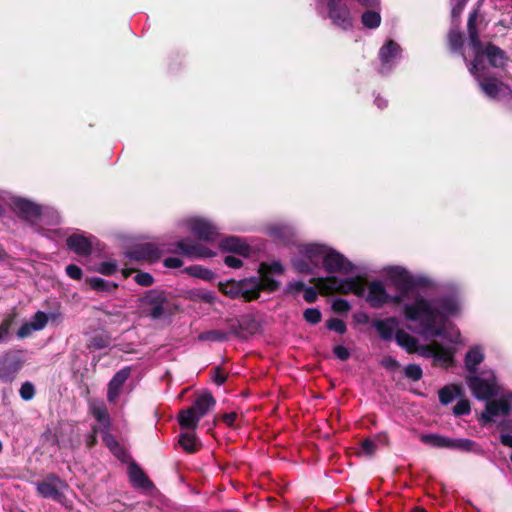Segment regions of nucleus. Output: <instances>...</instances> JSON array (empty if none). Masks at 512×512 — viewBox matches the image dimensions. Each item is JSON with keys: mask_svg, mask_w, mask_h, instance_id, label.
Here are the masks:
<instances>
[{"mask_svg": "<svg viewBox=\"0 0 512 512\" xmlns=\"http://www.w3.org/2000/svg\"><path fill=\"white\" fill-rule=\"evenodd\" d=\"M388 280L395 286L398 293L403 296L401 304L404 317L417 323L416 332L424 338L442 337L450 343H460V332L448 318L460 311L459 300L454 296L440 297L429 300L420 295L414 287L423 284V278L411 274L400 266H391L386 269Z\"/></svg>", "mask_w": 512, "mask_h": 512, "instance_id": "f257e3e1", "label": "nucleus"}, {"mask_svg": "<svg viewBox=\"0 0 512 512\" xmlns=\"http://www.w3.org/2000/svg\"><path fill=\"white\" fill-rule=\"evenodd\" d=\"M477 18L478 10H473L469 14L467 26L474 60L468 64V69L476 78L486 96L492 99L508 97L512 93L511 89L502 82L490 77L484 65L485 60H487L492 67L502 68L507 60L505 52L493 44H488L485 48L482 47L476 28Z\"/></svg>", "mask_w": 512, "mask_h": 512, "instance_id": "f03ea898", "label": "nucleus"}, {"mask_svg": "<svg viewBox=\"0 0 512 512\" xmlns=\"http://www.w3.org/2000/svg\"><path fill=\"white\" fill-rule=\"evenodd\" d=\"M395 340L397 344L407 352H417L422 357L433 358L435 364L440 366L449 367L454 362L455 349L435 340L430 344L418 345L417 339L404 330L396 332Z\"/></svg>", "mask_w": 512, "mask_h": 512, "instance_id": "7ed1b4c3", "label": "nucleus"}, {"mask_svg": "<svg viewBox=\"0 0 512 512\" xmlns=\"http://www.w3.org/2000/svg\"><path fill=\"white\" fill-rule=\"evenodd\" d=\"M316 8L323 19L343 31H349L354 26L357 11L350 0H316Z\"/></svg>", "mask_w": 512, "mask_h": 512, "instance_id": "20e7f679", "label": "nucleus"}, {"mask_svg": "<svg viewBox=\"0 0 512 512\" xmlns=\"http://www.w3.org/2000/svg\"><path fill=\"white\" fill-rule=\"evenodd\" d=\"M325 246L319 243L299 244L297 254L291 260L294 269L299 273H313L322 265Z\"/></svg>", "mask_w": 512, "mask_h": 512, "instance_id": "39448f33", "label": "nucleus"}, {"mask_svg": "<svg viewBox=\"0 0 512 512\" xmlns=\"http://www.w3.org/2000/svg\"><path fill=\"white\" fill-rule=\"evenodd\" d=\"M316 286L325 294L340 292L344 294L352 293L362 297L366 292L365 282L359 277L340 279L331 276L320 278Z\"/></svg>", "mask_w": 512, "mask_h": 512, "instance_id": "423d86ee", "label": "nucleus"}, {"mask_svg": "<svg viewBox=\"0 0 512 512\" xmlns=\"http://www.w3.org/2000/svg\"><path fill=\"white\" fill-rule=\"evenodd\" d=\"M11 207L20 217L35 226L44 223L45 218L48 215H51L53 223H56L59 218L57 213L54 211H50L48 209L43 210L37 204L20 197H13L11 199Z\"/></svg>", "mask_w": 512, "mask_h": 512, "instance_id": "0eeeda50", "label": "nucleus"}, {"mask_svg": "<svg viewBox=\"0 0 512 512\" xmlns=\"http://www.w3.org/2000/svg\"><path fill=\"white\" fill-rule=\"evenodd\" d=\"M467 384L473 395L479 400L489 401L499 392L496 377L491 371H483L479 375L468 376Z\"/></svg>", "mask_w": 512, "mask_h": 512, "instance_id": "6e6552de", "label": "nucleus"}, {"mask_svg": "<svg viewBox=\"0 0 512 512\" xmlns=\"http://www.w3.org/2000/svg\"><path fill=\"white\" fill-rule=\"evenodd\" d=\"M179 226L190 231L198 240L213 242L219 235V228L209 219L203 217H188Z\"/></svg>", "mask_w": 512, "mask_h": 512, "instance_id": "1a4fd4ad", "label": "nucleus"}, {"mask_svg": "<svg viewBox=\"0 0 512 512\" xmlns=\"http://www.w3.org/2000/svg\"><path fill=\"white\" fill-rule=\"evenodd\" d=\"M278 286L279 282L275 279L250 277L238 282V292L246 300L251 301L259 297L261 290L274 291Z\"/></svg>", "mask_w": 512, "mask_h": 512, "instance_id": "9d476101", "label": "nucleus"}, {"mask_svg": "<svg viewBox=\"0 0 512 512\" xmlns=\"http://www.w3.org/2000/svg\"><path fill=\"white\" fill-rule=\"evenodd\" d=\"M366 301L374 308H380L385 304L401 306L403 296L389 294L381 281L374 280L367 286Z\"/></svg>", "mask_w": 512, "mask_h": 512, "instance_id": "9b49d317", "label": "nucleus"}, {"mask_svg": "<svg viewBox=\"0 0 512 512\" xmlns=\"http://www.w3.org/2000/svg\"><path fill=\"white\" fill-rule=\"evenodd\" d=\"M144 312L152 319H159L168 312V301L165 292L150 290L141 298Z\"/></svg>", "mask_w": 512, "mask_h": 512, "instance_id": "f8f14e48", "label": "nucleus"}, {"mask_svg": "<svg viewBox=\"0 0 512 512\" xmlns=\"http://www.w3.org/2000/svg\"><path fill=\"white\" fill-rule=\"evenodd\" d=\"M401 53L402 49L398 43L393 40H387L378 53L380 62L379 73L382 75L389 74L401 59Z\"/></svg>", "mask_w": 512, "mask_h": 512, "instance_id": "ddd939ff", "label": "nucleus"}, {"mask_svg": "<svg viewBox=\"0 0 512 512\" xmlns=\"http://www.w3.org/2000/svg\"><path fill=\"white\" fill-rule=\"evenodd\" d=\"M322 266L328 273L343 275L350 274L354 269V265L344 255L328 246H325Z\"/></svg>", "mask_w": 512, "mask_h": 512, "instance_id": "4468645a", "label": "nucleus"}, {"mask_svg": "<svg viewBox=\"0 0 512 512\" xmlns=\"http://www.w3.org/2000/svg\"><path fill=\"white\" fill-rule=\"evenodd\" d=\"M512 411V394L502 395L498 399L489 400L481 415L483 424L495 421L497 417L506 416Z\"/></svg>", "mask_w": 512, "mask_h": 512, "instance_id": "2eb2a0df", "label": "nucleus"}, {"mask_svg": "<svg viewBox=\"0 0 512 512\" xmlns=\"http://www.w3.org/2000/svg\"><path fill=\"white\" fill-rule=\"evenodd\" d=\"M67 488V484L56 475H49L43 481L36 483V489L39 495L44 498L60 500L62 491Z\"/></svg>", "mask_w": 512, "mask_h": 512, "instance_id": "dca6fc26", "label": "nucleus"}, {"mask_svg": "<svg viewBox=\"0 0 512 512\" xmlns=\"http://www.w3.org/2000/svg\"><path fill=\"white\" fill-rule=\"evenodd\" d=\"M176 246L189 258H210L215 255L210 248L191 239H181L176 242Z\"/></svg>", "mask_w": 512, "mask_h": 512, "instance_id": "f3484780", "label": "nucleus"}, {"mask_svg": "<svg viewBox=\"0 0 512 512\" xmlns=\"http://www.w3.org/2000/svg\"><path fill=\"white\" fill-rule=\"evenodd\" d=\"M159 248L152 243H145L133 247L128 252V257L136 261L153 262L160 257Z\"/></svg>", "mask_w": 512, "mask_h": 512, "instance_id": "a211bd4d", "label": "nucleus"}, {"mask_svg": "<svg viewBox=\"0 0 512 512\" xmlns=\"http://www.w3.org/2000/svg\"><path fill=\"white\" fill-rule=\"evenodd\" d=\"M400 322L396 317H388L381 320H375L373 322V327L377 331L379 337L382 340L390 341L393 338L395 339V335L399 329Z\"/></svg>", "mask_w": 512, "mask_h": 512, "instance_id": "6ab92c4d", "label": "nucleus"}, {"mask_svg": "<svg viewBox=\"0 0 512 512\" xmlns=\"http://www.w3.org/2000/svg\"><path fill=\"white\" fill-rule=\"evenodd\" d=\"M22 360L16 353H8L0 359V379L11 380L20 370Z\"/></svg>", "mask_w": 512, "mask_h": 512, "instance_id": "aec40b11", "label": "nucleus"}, {"mask_svg": "<svg viewBox=\"0 0 512 512\" xmlns=\"http://www.w3.org/2000/svg\"><path fill=\"white\" fill-rule=\"evenodd\" d=\"M130 372V367H124L123 369L119 370L110 380L107 392V399L109 402L113 403L117 400L122 391L123 384L130 376Z\"/></svg>", "mask_w": 512, "mask_h": 512, "instance_id": "412c9836", "label": "nucleus"}, {"mask_svg": "<svg viewBox=\"0 0 512 512\" xmlns=\"http://www.w3.org/2000/svg\"><path fill=\"white\" fill-rule=\"evenodd\" d=\"M66 244L77 255L88 256L91 254L92 242L83 234L75 233L70 235L66 240Z\"/></svg>", "mask_w": 512, "mask_h": 512, "instance_id": "4be33fe9", "label": "nucleus"}, {"mask_svg": "<svg viewBox=\"0 0 512 512\" xmlns=\"http://www.w3.org/2000/svg\"><path fill=\"white\" fill-rule=\"evenodd\" d=\"M219 245L223 251L237 253L239 256L246 257L250 252L249 245L243 239L235 236L222 239Z\"/></svg>", "mask_w": 512, "mask_h": 512, "instance_id": "5701e85b", "label": "nucleus"}, {"mask_svg": "<svg viewBox=\"0 0 512 512\" xmlns=\"http://www.w3.org/2000/svg\"><path fill=\"white\" fill-rule=\"evenodd\" d=\"M89 411L92 416L99 423L103 431L108 430L110 427V416L107 408L102 401H92L89 405Z\"/></svg>", "mask_w": 512, "mask_h": 512, "instance_id": "b1692460", "label": "nucleus"}, {"mask_svg": "<svg viewBox=\"0 0 512 512\" xmlns=\"http://www.w3.org/2000/svg\"><path fill=\"white\" fill-rule=\"evenodd\" d=\"M484 360V350L480 346L471 347L465 355V367L470 372H475Z\"/></svg>", "mask_w": 512, "mask_h": 512, "instance_id": "393cba45", "label": "nucleus"}, {"mask_svg": "<svg viewBox=\"0 0 512 512\" xmlns=\"http://www.w3.org/2000/svg\"><path fill=\"white\" fill-rule=\"evenodd\" d=\"M266 230L269 236L284 242L290 240L294 234L293 228L290 225L283 223L271 224L266 228Z\"/></svg>", "mask_w": 512, "mask_h": 512, "instance_id": "a878e982", "label": "nucleus"}, {"mask_svg": "<svg viewBox=\"0 0 512 512\" xmlns=\"http://www.w3.org/2000/svg\"><path fill=\"white\" fill-rule=\"evenodd\" d=\"M214 405L215 400L213 396L206 392L196 398L191 408L202 418Z\"/></svg>", "mask_w": 512, "mask_h": 512, "instance_id": "bb28decb", "label": "nucleus"}, {"mask_svg": "<svg viewBox=\"0 0 512 512\" xmlns=\"http://www.w3.org/2000/svg\"><path fill=\"white\" fill-rule=\"evenodd\" d=\"M200 419L201 417L191 407L180 411L178 416L181 428L190 431H194L197 428Z\"/></svg>", "mask_w": 512, "mask_h": 512, "instance_id": "cd10ccee", "label": "nucleus"}, {"mask_svg": "<svg viewBox=\"0 0 512 512\" xmlns=\"http://www.w3.org/2000/svg\"><path fill=\"white\" fill-rule=\"evenodd\" d=\"M450 449L483 454L482 448L475 441L466 438H451Z\"/></svg>", "mask_w": 512, "mask_h": 512, "instance_id": "c85d7f7f", "label": "nucleus"}, {"mask_svg": "<svg viewBox=\"0 0 512 512\" xmlns=\"http://www.w3.org/2000/svg\"><path fill=\"white\" fill-rule=\"evenodd\" d=\"M259 275L263 280L274 279L273 275H282L284 267L279 261L263 262L259 266Z\"/></svg>", "mask_w": 512, "mask_h": 512, "instance_id": "c756f323", "label": "nucleus"}, {"mask_svg": "<svg viewBox=\"0 0 512 512\" xmlns=\"http://www.w3.org/2000/svg\"><path fill=\"white\" fill-rule=\"evenodd\" d=\"M179 445L188 453L196 452L201 444L198 441L194 431H186L179 436Z\"/></svg>", "mask_w": 512, "mask_h": 512, "instance_id": "7c9ffc66", "label": "nucleus"}, {"mask_svg": "<svg viewBox=\"0 0 512 512\" xmlns=\"http://www.w3.org/2000/svg\"><path fill=\"white\" fill-rule=\"evenodd\" d=\"M365 9L366 10L361 15L362 25L368 29L378 28L381 23L380 7L378 9Z\"/></svg>", "mask_w": 512, "mask_h": 512, "instance_id": "2f4dec72", "label": "nucleus"}, {"mask_svg": "<svg viewBox=\"0 0 512 512\" xmlns=\"http://www.w3.org/2000/svg\"><path fill=\"white\" fill-rule=\"evenodd\" d=\"M128 472L133 486L139 488H148L151 486V482L137 465L131 464Z\"/></svg>", "mask_w": 512, "mask_h": 512, "instance_id": "473e14b6", "label": "nucleus"}, {"mask_svg": "<svg viewBox=\"0 0 512 512\" xmlns=\"http://www.w3.org/2000/svg\"><path fill=\"white\" fill-rule=\"evenodd\" d=\"M421 442L435 448L450 449L451 438L439 434H423L420 437Z\"/></svg>", "mask_w": 512, "mask_h": 512, "instance_id": "72a5a7b5", "label": "nucleus"}, {"mask_svg": "<svg viewBox=\"0 0 512 512\" xmlns=\"http://www.w3.org/2000/svg\"><path fill=\"white\" fill-rule=\"evenodd\" d=\"M184 272L192 277L199 278L207 282L213 281L215 279L214 272L200 265H192L186 267Z\"/></svg>", "mask_w": 512, "mask_h": 512, "instance_id": "f704fd0d", "label": "nucleus"}, {"mask_svg": "<svg viewBox=\"0 0 512 512\" xmlns=\"http://www.w3.org/2000/svg\"><path fill=\"white\" fill-rule=\"evenodd\" d=\"M103 441L110 449V451L120 460L126 458L125 450L119 445L116 439L108 433V430L103 431Z\"/></svg>", "mask_w": 512, "mask_h": 512, "instance_id": "c9c22d12", "label": "nucleus"}, {"mask_svg": "<svg viewBox=\"0 0 512 512\" xmlns=\"http://www.w3.org/2000/svg\"><path fill=\"white\" fill-rule=\"evenodd\" d=\"M461 395V389L457 385H448L439 391V400L443 405L451 403Z\"/></svg>", "mask_w": 512, "mask_h": 512, "instance_id": "e433bc0d", "label": "nucleus"}, {"mask_svg": "<svg viewBox=\"0 0 512 512\" xmlns=\"http://www.w3.org/2000/svg\"><path fill=\"white\" fill-rule=\"evenodd\" d=\"M228 338V333L222 330L204 331L198 335L199 341L224 342L227 341Z\"/></svg>", "mask_w": 512, "mask_h": 512, "instance_id": "4c0bfd02", "label": "nucleus"}, {"mask_svg": "<svg viewBox=\"0 0 512 512\" xmlns=\"http://www.w3.org/2000/svg\"><path fill=\"white\" fill-rule=\"evenodd\" d=\"M92 289L96 291L112 292L117 285L99 277H92L88 280Z\"/></svg>", "mask_w": 512, "mask_h": 512, "instance_id": "58836bf2", "label": "nucleus"}, {"mask_svg": "<svg viewBox=\"0 0 512 512\" xmlns=\"http://www.w3.org/2000/svg\"><path fill=\"white\" fill-rule=\"evenodd\" d=\"M377 443L373 439H364L357 451L359 456L372 457L377 451Z\"/></svg>", "mask_w": 512, "mask_h": 512, "instance_id": "ea45409f", "label": "nucleus"}, {"mask_svg": "<svg viewBox=\"0 0 512 512\" xmlns=\"http://www.w3.org/2000/svg\"><path fill=\"white\" fill-rule=\"evenodd\" d=\"M457 27L458 25H456L455 28H452L448 35L449 45L453 51H459L463 43V36L458 31Z\"/></svg>", "mask_w": 512, "mask_h": 512, "instance_id": "a19ab883", "label": "nucleus"}, {"mask_svg": "<svg viewBox=\"0 0 512 512\" xmlns=\"http://www.w3.org/2000/svg\"><path fill=\"white\" fill-rule=\"evenodd\" d=\"M32 329L40 331L45 328L48 323V316L45 312L37 311L29 322Z\"/></svg>", "mask_w": 512, "mask_h": 512, "instance_id": "79ce46f5", "label": "nucleus"}, {"mask_svg": "<svg viewBox=\"0 0 512 512\" xmlns=\"http://www.w3.org/2000/svg\"><path fill=\"white\" fill-rule=\"evenodd\" d=\"M19 394H20V397L24 401L32 400L34 398V396H35V387H34V385L31 382H29V381L24 382L21 385V388L19 390Z\"/></svg>", "mask_w": 512, "mask_h": 512, "instance_id": "37998d69", "label": "nucleus"}, {"mask_svg": "<svg viewBox=\"0 0 512 512\" xmlns=\"http://www.w3.org/2000/svg\"><path fill=\"white\" fill-rule=\"evenodd\" d=\"M326 326L329 330L335 331L339 334H344L347 330L345 322L339 318L329 319Z\"/></svg>", "mask_w": 512, "mask_h": 512, "instance_id": "c03bdc74", "label": "nucleus"}, {"mask_svg": "<svg viewBox=\"0 0 512 512\" xmlns=\"http://www.w3.org/2000/svg\"><path fill=\"white\" fill-rule=\"evenodd\" d=\"M405 376L413 381H417L422 377V369L419 365L409 364L404 369Z\"/></svg>", "mask_w": 512, "mask_h": 512, "instance_id": "a18cd8bd", "label": "nucleus"}, {"mask_svg": "<svg viewBox=\"0 0 512 512\" xmlns=\"http://www.w3.org/2000/svg\"><path fill=\"white\" fill-rule=\"evenodd\" d=\"M468 0H451V17L453 22L458 20Z\"/></svg>", "mask_w": 512, "mask_h": 512, "instance_id": "49530a36", "label": "nucleus"}, {"mask_svg": "<svg viewBox=\"0 0 512 512\" xmlns=\"http://www.w3.org/2000/svg\"><path fill=\"white\" fill-rule=\"evenodd\" d=\"M304 319L310 324H317L321 321V312L317 308H307L304 311Z\"/></svg>", "mask_w": 512, "mask_h": 512, "instance_id": "de8ad7c7", "label": "nucleus"}, {"mask_svg": "<svg viewBox=\"0 0 512 512\" xmlns=\"http://www.w3.org/2000/svg\"><path fill=\"white\" fill-rule=\"evenodd\" d=\"M96 271L103 275L110 276L117 271V264L114 261H105L98 265Z\"/></svg>", "mask_w": 512, "mask_h": 512, "instance_id": "09e8293b", "label": "nucleus"}, {"mask_svg": "<svg viewBox=\"0 0 512 512\" xmlns=\"http://www.w3.org/2000/svg\"><path fill=\"white\" fill-rule=\"evenodd\" d=\"M134 280L137 284L148 287L153 284V277L149 273L146 272H139L135 275Z\"/></svg>", "mask_w": 512, "mask_h": 512, "instance_id": "8fccbe9b", "label": "nucleus"}, {"mask_svg": "<svg viewBox=\"0 0 512 512\" xmlns=\"http://www.w3.org/2000/svg\"><path fill=\"white\" fill-rule=\"evenodd\" d=\"M453 413L457 416L470 413V404L467 400H460L453 408Z\"/></svg>", "mask_w": 512, "mask_h": 512, "instance_id": "3c124183", "label": "nucleus"}, {"mask_svg": "<svg viewBox=\"0 0 512 512\" xmlns=\"http://www.w3.org/2000/svg\"><path fill=\"white\" fill-rule=\"evenodd\" d=\"M66 274L74 280H80L82 278V270L75 264H70L66 267Z\"/></svg>", "mask_w": 512, "mask_h": 512, "instance_id": "603ef678", "label": "nucleus"}, {"mask_svg": "<svg viewBox=\"0 0 512 512\" xmlns=\"http://www.w3.org/2000/svg\"><path fill=\"white\" fill-rule=\"evenodd\" d=\"M224 263L228 267L234 268V269L240 268L242 266V264H243L242 259L239 256H235V255H227V256H225Z\"/></svg>", "mask_w": 512, "mask_h": 512, "instance_id": "864d4df0", "label": "nucleus"}, {"mask_svg": "<svg viewBox=\"0 0 512 512\" xmlns=\"http://www.w3.org/2000/svg\"><path fill=\"white\" fill-rule=\"evenodd\" d=\"M333 309L339 313H346L350 310V304L344 299H338L334 301Z\"/></svg>", "mask_w": 512, "mask_h": 512, "instance_id": "5fc2aeb1", "label": "nucleus"}, {"mask_svg": "<svg viewBox=\"0 0 512 512\" xmlns=\"http://www.w3.org/2000/svg\"><path fill=\"white\" fill-rule=\"evenodd\" d=\"M333 352L335 356L342 361H345L350 357L348 348L342 345L335 346Z\"/></svg>", "mask_w": 512, "mask_h": 512, "instance_id": "6e6d98bb", "label": "nucleus"}, {"mask_svg": "<svg viewBox=\"0 0 512 512\" xmlns=\"http://www.w3.org/2000/svg\"><path fill=\"white\" fill-rule=\"evenodd\" d=\"M303 298L308 303H313L317 300L318 293L314 287H305Z\"/></svg>", "mask_w": 512, "mask_h": 512, "instance_id": "4d7b16f0", "label": "nucleus"}, {"mask_svg": "<svg viewBox=\"0 0 512 512\" xmlns=\"http://www.w3.org/2000/svg\"><path fill=\"white\" fill-rule=\"evenodd\" d=\"M35 331L32 329V326L29 322H26L20 326V328L17 331V337L20 339H24L31 335V333Z\"/></svg>", "mask_w": 512, "mask_h": 512, "instance_id": "13d9d810", "label": "nucleus"}, {"mask_svg": "<svg viewBox=\"0 0 512 512\" xmlns=\"http://www.w3.org/2000/svg\"><path fill=\"white\" fill-rule=\"evenodd\" d=\"M305 285L302 281H292L288 284L287 290L290 293L297 294L301 291H304Z\"/></svg>", "mask_w": 512, "mask_h": 512, "instance_id": "bf43d9fd", "label": "nucleus"}, {"mask_svg": "<svg viewBox=\"0 0 512 512\" xmlns=\"http://www.w3.org/2000/svg\"><path fill=\"white\" fill-rule=\"evenodd\" d=\"M163 263L167 268H179L183 265V261L178 257H167Z\"/></svg>", "mask_w": 512, "mask_h": 512, "instance_id": "052dcab7", "label": "nucleus"}, {"mask_svg": "<svg viewBox=\"0 0 512 512\" xmlns=\"http://www.w3.org/2000/svg\"><path fill=\"white\" fill-rule=\"evenodd\" d=\"M222 291H223V293H225L233 298L240 295V292H238V282L224 286Z\"/></svg>", "mask_w": 512, "mask_h": 512, "instance_id": "680f3d73", "label": "nucleus"}, {"mask_svg": "<svg viewBox=\"0 0 512 512\" xmlns=\"http://www.w3.org/2000/svg\"><path fill=\"white\" fill-rule=\"evenodd\" d=\"M382 365L385 368L390 369V370H395L399 367L398 361L391 356H387V357L383 358Z\"/></svg>", "mask_w": 512, "mask_h": 512, "instance_id": "e2e57ef3", "label": "nucleus"}, {"mask_svg": "<svg viewBox=\"0 0 512 512\" xmlns=\"http://www.w3.org/2000/svg\"><path fill=\"white\" fill-rule=\"evenodd\" d=\"M9 328H10L9 321H4L2 324H0L1 342H5L8 339Z\"/></svg>", "mask_w": 512, "mask_h": 512, "instance_id": "0e129e2a", "label": "nucleus"}, {"mask_svg": "<svg viewBox=\"0 0 512 512\" xmlns=\"http://www.w3.org/2000/svg\"><path fill=\"white\" fill-rule=\"evenodd\" d=\"M199 298L207 303H213L215 301V295L210 291L199 294Z\"/></svg>", "mask_w": 512, "mask_h": 512, "instance_id": "69168bd1", "label": "nucleus"}, {"mask_svg": "<svg viewBox=\"0 0 512 512\" xmlns=\"http://www.w3.org/2000/svg\"><path fill=\"white\" fill-rule=\"evenodd\" d=\"M237 418V414L232 412V413H227V414H224L223 415V421L228 425V426H232L235 422Z\"/></svg>", "mask_w": 512, "mask_h": 512, "instance_id": "338daca9", "label": "nucleus"}, {"mask_svg": "<svg viewBox=\"0 0 512 512\" xmlns=\"http://www.w3.org/2000/svg\"><path fill=\"white\" fill-rule=\"evenodd\" d=\"M500 442L502 445L512 448V435L502 434L500 436Z\"/></svg>", "mask_w": 512, "mask_h": 512, "instance_id": "774afa93", "label": "nucleus"}]
</instances>
